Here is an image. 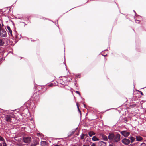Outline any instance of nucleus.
<instances>
[{
  "label": "nucleus",
  "instance_id": "16",
  "mask_svg": "<svg viewBox=\"0 0 146 146\" xmlns=\"http://www.w3.org/2000/svg\"><path fill=\"white\" fill-rule=\"evenodd\" d=\"M85 135L82 133L81 135V139H83L84 138Z\"/></svg>",
  "mask_w": 146,
  "mask_h": 146
},
{
  "label": "nucleus",
  "instance_id": "8",
  "mask_svg": "<svg viewBox=\"0 0 146 146\" xmlns=\"http://www.w3.org/2000/svg\"><path fill=\"white\" fill-rule=\"evenodd\" d=\"M102 137L103 140L107 141L108 139V136L107 137L104 134L102 135Z\"/></svg>",
  "mask_w": 146,
  "mask_h": 146
},
{
  "label": "nucleus",
  "instance_id": "1",
  "mask_svg": "<svg viewBox=\"0 0 146 146\" xmlns=\"http://www.w3.org/2000/svg\"><path fill=\"white\" fill-rule=\"evenodd\" d=\"M121 135L119 133H116L115 135L113 133H110L108 135V139L113 142V143H117L121 139Z\"/></svg>",
  "mask_w": 146,
  "mask_h": 146
},
{
  "label": "nucleus",
  "instance_id": "14",
  "mask_svg": "<svg viewBox=\"0 0 146 146\" xmlns=\"http://www.w3.org/2000/svg\"><path fill=\"white\" fill-rule=\"evenodd\" d=\"M95 133L92 131H90L88 133V134L90 137H92L93 135H95Z\"/></svg>",
  "mask_w": 146,
  "mask_h": 146
},
{
  "label": "nucleus",
  "instance_id": "38",
  "mask_svg": "<svg viewBox=\"0 0 146 146\" xmlns=\"http://www.w3.org/2000/svg\"><path fill=\"white\" fill-rule=\"evenodd\" d=\"M133 12H134V13L136 14V12H135V11L134 10H133Z\"/></svg>",
  "mask_w": 146,
  "mask_h": 146
},
{
  "label": "nucleus",
  "instance_id": "7",
  "mask_svg": "<svg viewBox=\"0 0 146 146\" xmlns=\"http://www.w3.org/2000/svg\"><path fill=\"white\" fill-rule=\"evenodd\" d=\"M99 146H106V143L102 141H100L98 143Z\"/></svg>",
  "mask_w": 146,
  "mask_h": 146
},
{
  "label": "nucleus",
  "instance_id": "31",
  "mask_svg": "<svg viewBox=\"0 0 146 146\" xmlns=\"http://www.w3.org/2000/svg\"><path fill=\"white\" fill-rule=\"evenodd\" d=\"M0 146H2V144L1 143H0Z\"/></svg>",
  "mask_w": 146,
  "mask_h": 146
},
{
  "label": "nucleus",
  "instance_id": "6",
  "mask_svg": "<svg viewBox=\"0 0 146 146\" xmlns=\"http://www.w3.org/2000/svg\"><path fill=\"white\" fill-rule=\"evenodd\" d=\"M14 115H13L11 117H10L9 115H6L5 116V119L6 120V121L7 122H11V117L14 118Z\"/></svg>",
  "mask_w": 146,
  "mask_h": 146
},
{
  "label": "nucleus",
  "instance_id": "34",
  "mask_svg": "<svg viewBox=\"0 0 146 146\" xmlns=\"http://www.w3.org/2000/svg\"><path fill=\"white\" fill-rule=\"evenodd\" d=\"M86 136V137H87L88 136V135H87V134H86L85 135V136Z\"/></svg>",
  "mask_w": 146,
  "mask_h": 146
},
{
  "label": "nucleus",
  "instance_id": "41",
  "mask_svg": "<svg viewBox=\"0 0 146 146\" xmlns=\"http://www.w3.org/2000/svg\"><path fill=\"white\" fill-rule=\"evenodd\" d=\"M65 66H66V64H65Z\"/></svg>",
  "mask_w": 146,
  "mask_h": 146
},
{
  "label": "nucleus",
  "instance_id": "30",
  "mask_svg": "<svg viewBox=\"0 0 146 146\" xmlns=\"http://www.w3.org/2000/svg\"><path fill=\"white\" fill-rule=\"evenodd\" d=\"M139 21L138 20H137L136 21V22L138 23V22H139ZM138 23H139V22H138Z\"/></svg>",
  "mask_w": 146,
  "mask_h": 146
},
{
  "label": "nucleus",
  "instance_id": "24",
  "mask_svg": "<svg viewBox=\"0 0 146 146\" xmlns=\"http://www.w3.org/2000/svg\"><path fill=\"white\" fill-rule=\"evenodd\" d=\"M75 92H76V93H77V94H78L79 95V96H80V95H80V92H79V91H75Z\"/></svg>",
  "mask_w": 146,
  "mask_h": 146
},
{
  "label": "nucleus",
  "instance_id": "11",
  "mask_svg": "<svg viewBox=\"0 0 146 146\" xmlns=\"http://www.w3.org/2000/svg\"><path fill=\"white\" fill-rule=\"evenodd\" d=\"M4 43V39H0V46H3Z\"/></svg>",
  "mask_w": 146,
  "mask_h": 146
},
{
  "label": "nucleus",
  "instance_id": "17",
  "mask_svg": "<svg viewBox=\"0 0 146 146\" xmlns=\"http://www.w3.org/2000/svg\"><path fill=\"white\" fill-rule=\"evenodd\" d=\"M3 146H7L6 143L5 141V140L4 141H3Z\"/></svg>",
  "mask_w": 146,
  "mask_h": 146
},
{
  "label": "nucleus",
  "instance_id": "33",
  "mask_svg": "<svg viewBox=\"0 0 146 146\" xmlns=\"http://www.w3.org/2000/svg\"><path fill=\"white\" fill-rule=\"evenodd\" d=\"M84 107L85 108H86V105H85V104H84Z\"/></svg>",
  "mask_w": 146,
  "mask_h": 146
},
{
  "label": "nucleus",
  "instance_id": "26",
  "mask_svg": "<svg viewBox=\"0 0 146 146\" xmlns=\"http://www.w3.org/2000/svg\"><path fill=\"white\" fill-rule=\"evenodd\" d=\"M15 33L16 34H15V36L16 38H17V32H15Z\"/></svg>",
  "mask_w": 146,
  "mask_h": 146
},
{
  "label": "nucleus",
  "instance_id": "29",
  "mask_svg": "<svg viewBox=\"0 0 146 146\" xmlns=\"http://www.w3.org/2000/svg\"><path fill=\"white\" fill-rule=\"evenodd\" d=\"M42 143H44V144H46V142L45 141H42Z\"/></svg>",
  "mask_w": 146,
  "mask_h": 146
},
{
  "label": "nucleus",
  "instance_id": "25",
  "mask_svg": "<svg viewBox=\"0 0 146 146\" xmlns=\"http://www.w3.org/2000/svg\"><path fill=\"white\" fill-rule=\"evenodd\" d=\"M54 85L53 84H51L48 85V86L50 87L52 86L53 85Z\"/></svg>",
  "mask_w": 146,
  "mask_h": 146
},
{
  "label": "nucleus",
  "instance_id": "18",
  "mask_svg": "<svg viewBox=\"0 0 146 146\" xmlns=\"http://www.w3.org/2000/svg\"><path fill=\"white\" fill-rule=\"evenodd\" d=\"M76 78H79L80 77V74H78L76 75Z\"/></svg>",
  "mask_w": 146,
  "mask_h": 146
},
{
  "label": "nucleus",
  "instance_id": "36",
  "mask_svg": "<svg viewBox=\"0 0 146 146\" xmlns=\"http://www.w3.org/2000/svg\"><path fill=\"white\" fill-rule=\"evenodd\" d=\"M83 146H87V145H83Z\"/></svg>",
  "mask_w": 146,
  "mask_h": 146
},
{
  "label": "nucleus",
  "instance_id": "12",
  "mask_svg": "<svg viewBox=\"0 0 146 146\" xmlns=\"http://www.w3.org/2000/svg\"><path fill=\"white\" fill-rule=\"evenodd\" d=\"M7 29L8 30L10 34L11 35H12V31L10 27L9 26H7Z\"/></svg>",
  "mask_w": 146,
  "mask_h": 146
},
{
  "label": "nucleus",
  "instance_id": "4",
  "mask_svg": "<svg viewBox=\"0 0 146 146\" xmlns=\"http://www.w3.org/2000/svg\"><path fill=\"white\" fill-rule=\"evenodd\" d=\"M31 140V138L29 137H25L23 138V142L26 143H29Z\"/></svg>",
  "mask_w": 146,
  "mask_h": 146
},
{
  "label": "nucleus",
  "instance_id": "21",
  "mask_svg": "<svg viewBox=\"0 0 146 146\" xmlns=\"http://www.w3.org/2000/svg\"><path fill=\"white\" fill-rule=\"evenodd\" d=\"M76 105H77V108H78V111L80 113H81V111H80V109H79V106H78V104L77 103H76Z\"/></svg>",
  "mask_w": 146,
  "mask_h": 146
},
{
  "label": "nucleus",
  "instance_id": "40",
  "mask_svg": "<svg viewBox=\"0 0 146 146\" xmlns=\"http://www.w3.org/2000/svg\"><path fill=\"white\" fill-rule=\"evenodd\" d=\"M87 145V146H89V145Z\"/></svg>",
  "mask_w": 146,
  "mask_h": 146
},
{
  "label": "nucleus",
  "instance_id": "37",
  "mask_svg": "<svg viewBox=\"0 0 146 146\" xmlns=\"http://www.w3.org/2000/svg\"><path fill=\"white\" fill-rule=\"evenodd\" d=\"M107 55V54H106V55H103V56H106V55Z\"/></svg>",
  "mask_w": 146,
  "mask_h": 146
},
{
  "label": "nucleus",
  "instance_id": "22",
  "mask_svg": "<svg viewBox=\"0 0 146 146\" xmlns=\"http://www.w3.org/2000/svg\"><path fill=\"white\" fill-rule=\"evenodd\" d=\"M108 146H115V143H112L109 144Z\"/></svg>",
  "mask_w": 146,
  "mask_h": 146
},
{
  "label": "nucleus",
  "instance_id": "32",
  "mask_svg": "<svg viewBox=\"0 0 146 146\" xmlns=\"http://www.w3.org/2000/svg\"><path fill=\"white\" fill-rule=\"evenodd\" d=\"M2 59L3 58H1L0 59V61H1L2 60Z\"/></svg>",
  "mask_w": 146,
  "mask_h": 146
},
{
  "label": "nucleus",
  "instance_id": "2",
  "mask_svg": "<svg viewBox=\"0 0 146 146\" xmlns=\"http://www.w3.org/2000/svg\"><path fill=\"white\" fill-rule=\"evenodd\" d=\"M120 133L124 137H127L130 134L129 132L125 130L121 131Z\"/></svg>",
  "mask_w": 146,
  "mask_h": 146
},
{
  "label": "nucleus",
  "instance_id": "13",
  "mask_svg": "<svg viewBox=\"0 0 146 146\" xmlns=\"http://www.w3.org/2000/svg\"><path fill=\"white\" fill-rule=\"evenodd\" d=\"M92 139L94 141H99V139L96 136H94L92 138Z\"/></svg>",
  "mask_w": 146,
  "mask_h": 146
},
{
  "label": "nucleus",
  "instance_id": "28",
  "mask_svg": "<svg viewBox=\"0 0 146 146\" xmlns=\"http://www.w3.org/2000/svg\"><path fill=\"white\" fill-rule=\"evenodd\" d=\"M139 92H140V93L142 95V96H143L144 95L143 93L141 91H139Z\"/></svg>",
  "mask_w": 146,
  "mask_h": 146
},
{
  "label": "nucleus",
  "instance_id": "5",
  "mask_svg": "<svg viewBox=\"0 0 146 146\" xmlns=\"http://www.w3.org/2000/svg\"><path fill=\"white\" fill-rule=\"evenodd\" d=\"M6 35V32L3 29H1L0 30V36L2 37H4Z\"/></svg>",
  "mask_w": 146,
  "mask_h": 146
},
{
  "label": "nucleus",
  "instance_id": "9",
  "mask_svg": "<svg viewBox=\"0 0 146 146\" xmlns=\"http://www.w3.org/2000/svg\"><path fill=\"white\" fill-rule=\"evenodd\" d=\"M135 139H136V141H141L143 138L141 137L140 136H136Z\"/></svg>",
  "mask_w": 146,
  "mask_h": 146
},
{
  "label": "nucleus",
  "instance_id": "10",
  "mask_svg": "<svg viewBox=\"0 0 146 146\" xmlns=\"http://www.w3.org/2000/svg\"><path fill=\"white\" fill-rule=\"evenodd\" d=\"M129 138L130 139V141L131 143H133L135 141V138L134 137L132 136L129 137Z\"/></svg>",
  "mask_w": 146,
  "mask_h": 146
},
{
  "label": "nucleus",
  "instance_id": "35",
  "mask_svg": "<svg viewBox=\"0 0 146 146\" xmlns=\"http://www.w3.org/2000/svg\"><path fill=\"white\" fill-rule=\"evenodd\" d=\"M2 26H4V25L2 23Z\"/></svg>",
  "mask_w": 146,
  "mask_h": 146
},
{
  "label": "nucleus",
  "instance_id": "15",
  "mask_svg": "<svg viewBox=\"0 0 146 146\" xmlns=\"http://www.w3.org/2000/svg\"><path fill=\"white\" fill-rule=\"evenodd\" d=\"M76 129H77V128L74 131H72L71 132H70V134H69L68 135V137H70L71 135H73L74 133H75V131H76Z\"/></svg>",
  "mask_w": 146,
  "mask_h": 146
},
{
  "label": "nucleus",
  "instance_id": "27",
  "mask_svg": "<svg viewBox=\"0 0 146 146\" xmlns=\"http://www.w3.org/2000/svg\"><path fill=\"white\" fill-rule=\"evenodd\" d=\"M91 146H96V144L95 143H93L91 145Z\"/></svg>",
  "mask_w": 146,
  "mask_h": 146
},
{
  "label": "nucleus",
  "instance_id": "39",
  "mask_svg": "<svg viewBox=\"0 0 146 146\" xmlns=\"http://www.w3.org/2000/svg\"><path fill=\"white\" fill-rule=\"evenodd\" d=\"M125 121H127V120H126Z\"/></svg>",
  "mask_w": 146,
  "mask_h": 146
},
{
  "label": "nucleus",
  "instance_id": "3",
  "mask_svg": "<svg viewBox=\"0 0 146 146\" xmlns=\"http://www.w3.org/2000/svg\"><path fill=\"white\" fill-rule=\"evenodd\" d=\"M121 142L122 143L125 145L129 144L131 142L130 141L129 139L126 138L123 139L121 140Z\"/></svg>",
  "mask_w": 146,
  "mask_h": 146
},
{
  "label": "nucleus",
  "instance_id": "19",
  "mask_svg": "<svg viewBox=\"0 0 146 146\" xmlns=\"http://www.w3.org/2000/svg\"><path fill=\"white\" fill-rule=\"evenodd\" d=\"M4 140H5L1 136H0V141H4Z\"/></svg>",
  "mask_w": 146,
  "mask_h": 146
},
{
  "label": "nucleus",
  "instance_id": "20",
  "mask_svg": "<svg viewBox=\"0 0 146 146\" xmlns=\"http://www.w3.org/2000/svg\"><path fill=\"white\" fill-rule=\"evenodd\" d=\"M76 105H77V108H78V111L80 113H81V111H80V109H79V106H78V104L77 103H76Z\"/></svg>",
  "mask_w": 146,
  "mask_h": 146
},
{
  "label": "nucleus",
  "instance_id": "23",
  "mask_svg": "<svg viewBox=\"0 0 146 146\" xmlns=\"http://www.w3.org/2000/svg\"><path fill=\"white\" fill-rule=\"evenodd\" d=\"M140 146H146V144L144 143H143L141 144Z\"/></svg>",
  "mask_w": 146,
  "mask_h": 146
}]
</instances>
